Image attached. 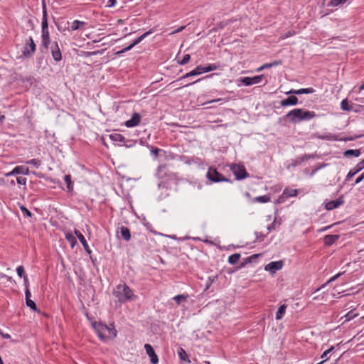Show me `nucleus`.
I'll return each instance as SVG.
<instances>
[{
	"label": "nucleus",
	"instance_id": "obj_16",
	"mask_svg": "<svg viewBox=\"0 0 364 364\" xmlns=\"http://www.w3.org/2000/svg\"><path fill=\"white\" fill-rule=\"evenodd\" d=\"M51 54L55 62H59L62 60V53L57 41L53 42L52 44Z\"/></svg>",
	"mask_w": 364,
	"mask_h": 364
},
{
	"label": "nucleus",
	"instance_id": "obj_32",
	"mask_svg": "<svg viewBox=\"0 0 364 364\" xmlns=\"http://www.w3.org/2000/svg\"><path fill=\"white\" fill-rule=\"evenodd\" d=\"M287 309V305L286 304H282L279 306L277 313H276V319L280 320L283 318L284 315L285 314Z\"/></svg>",
	"mask_w": 364,
	"mask_h": 364
},
{
	"label": "nucleus",
	"instance_id": "obj_25",
	"mask_svg": "<svg viewBox=\"0 0 364 364\" xmlns=\"http://www.w3.org/2000/svg\"><path fill=\"white\" fill-rule=\"evenodd\" d=\"M339 238L338 235H327L323 237V243L326 246H331Z\"/></svg>",
	"mask_w": 364,
	"mask_h": 364
},
{
	"label": "nucleus",
	"instance_id": "obj_30",
	"mask_svg": "<svg viewBox=\"0 0 364 364\" xmlns=\"http://www.w3.org/2000/svg\"><path fill=\"white\" fill-rule=\"evenodd\" d=\"M23 171L24 166H17L11 171L6 173L5 176L9 177L14 175L23 174Z\"/></svg>",
	"mask_w": 364,
	"mask_h": 364
},
{
	"label": "nucleus",
	"instance_id": "obj_53",
	"mask_svg": "<svg viewBox=\"0 0 364 364\" xmlns=\"http://www.w3.org/2000/svg\"><path fill=\"white\" fill-rule=\"evenodd\" d=\"M16 272H17V274L19 277H23L25 274V269H24V267L23 266H18L17 268H16Z\"/></svg>",
	"mask_w": 364,
	"mask_h": 364
},
{
	"label": "nucleus",
	"instance_id": "obj_20",
	"mask_svg": "<svg viewBox=\"0 0 364 364\" xmlns=\"http://www.w3.org/2000/svg\"><path fill=\"white\" fill-rule=\"evenodd\" d=\"M117 234H120L121 237L127 242L131 239V232L129 229L124 225H122L117 228Z\"/></svg>",
	"mask_w": 364,
	"mask_h": 364
},
{
	"label": "nucleus",
	"instance_id": "obj_50",
	"mask_svg": "<svg viewBox=\"0 0 364 364\" xmlns=\"http://www.w3.org/2000/svg\"><path fill=\"white\" fill-rule=\"evenodd\" d=\"M327 166L325 163L319 164L317 166H316L310 173V176H313L318 170L326 167Z\"/></svg>",
	"mask_w": 364,
	"mask_h": 364
},
{
	"label": "nucleus",
	"instance_id": "obj_57",
	"mask_svg": "<svg viewBox=\"0 0 364 364\" xmlns=\"http://www.w3.org/2000/svg\"><path fill=\"white\" fill-rule=\"evenodd\" d=\"M214 280H215V277H213V278L210 277H208V279L206 283V289H209V287L211 286V284H213Z\"/></svg>",
	"mask_w": 364,
	"mask_h": 364
},
{
	"label": "nucleus",
	"instance_id": "obj_59",
	"mask_svg": "<svg viewBox=\"0 0 364 364\" xmlns=\"http://www.w3.org/2000/svg\"><path fill=\"white\" fill-rule=\"evenodd\" d=\"M25 296H26V299H29L31 297V293L28 288H26L25 289Z\"/></svg>",
	"mask_w": 364,
	"mask_h": 364
},
{
	"label": "nucleus",
	"instance_id": "obj_42",
	"mask_svg": "<svg viewBox=\"0 0 364 364\" xmlns=\"http://www.w3.org/2000/svg\"><path fill=\"white\" fill-rule=\"evenodd\" d=\"M348 0H330L328 6H338L346 4Z\"/></svg>",
	"mask_w": 364,
	"mask_h": 364
},
{
	"label": "nucleus",
	"instance_id": "obj_39",
	"mask_svg": "<svg viewBox=\"0 0 364 364\" xmlns=\"http://www.w3.org/2000/svg\"><path fill=\"white\" fill-rule=\"evenodd\" d=\"M341 108L343 111H350L352 106L349 104L347 99L343 100L341 102Z\"/></svg>",
	"mask_w": 364,
	"mask_h": 364
},
{
	"label": "nucleus",
	"instance_id": "obj_18",
	"mask_svg": "<svg viewBox=\"0 0 364 364\" xmlns=\"http://www.w3.org/2000/svg\"><path fill=\"white\" fill-rule=\"evenodd\" d=\"M43 16H42V22H41V32L42 31H48V13L47 8L45 4L44 0H43Z\"/></svg>",
	"mask_w": 364,
	"mask_h": 364
},
{
	"label": "nucleus",
	"instance_id": "obj_56",
	"mask_svg": "<svg viewBox=\"0 0 364 364\" xmlns=\"http://www.w3.org/2000/svg\"><path fill=\"white\" fill-rule=\"evenodd\" d=\"M364 179V171L355 179V184H358Z\"/></svg>",
	"mask_w": 364,
	"mask_h": 364
},
{
	"label": "nucleus",
	"instance_id": "obj_48",
	"mask_svg": "<svg viewBox=\"0 0 364 364\" xmlns=\"http://www.w3.org/2000/svg\"><path fill=\"white\" fill-rule=\"evenodd\" d=\"M20 209L25 217L31 218L33 216V213L24 205H21Z\"/></svg>",
	"mask_w": 364,
	"mask_h": 364
},
{
	"label": "nucleus",
	"instance_id": "obj_23",
	"mask_svg": "<svg viewBox=\"0 0 364 364\" xmlns=\"http://www.w3.org/2000/svg\"><path fill=\"white\" fill-rule=\"evenodd\" d=\"M259 256V254H254L250 257L245 258L243 261L240 264V266L237 267V269L245 267L250 263L255 262Z\"/></svg>",
	"mask_w": 364,
	"mask_h": 364
},
{
	"label": "nucleus",
	"instance_id": "obj_51",
	"mask_svg": "<svg viewBox=\"0 0 364 364\" xmlns=\"http://www.w3.org/2000/svg\"><path fill=\"white\" fill-rule=\"evenodd\" d=\"M26 164L33 165L36 168H38L40 166V165H41V161L38 159H31V160L28 161L26 162Z\"/></svg>",
	"mask_w": 364,
	"mask_h": 364
},
{
	"label": "nucleus",
	"instance_id": "obj_35",
	"mask_svg": "<svg viewBox=\"0 0 364 364\" xmlns=\"http://www.w3.org/2000/svg\"><path fill=\"white\" fill-rule=\"evenodd\" d=\"M188 297V294H178L175 296L173 299L178 305H180L183 301H186Z\"/></svg>",
	"mask_w": 364,
	"mask_h": 364
},
{
	"label": "nucleus",
	"instance_id": "obj_7",
	"mask_svg": "<svg viewBox=\"0 0 364 364\" xmlns=\"http://www.w3.org/2000/svg\"><path fill=\"white\" fill-rule=\"evenodd\" d=\"M74 233L75 235H76V237L78 238V240H80V242H81V244L82 245L85 252L90 255V259L92 260V262L93 263H95V261L96 260V259H94L91 254H92V250H90L84 235L80 232V230H77V229H75L74 230Z\"/></svg>",
	"mask_w": 364,
	"mask_h": 364
},
{
	"label": "nucleus",
	"instance_id": "obj_64",
	"mask_svg": "<svg viewBox=\"0 0 364 364\" xmlns=\"http://www.w3.org/2000/svg\"><path fill=\"white\" fill-rule=\"evenodd\" d=\"M294 34V31H292V32L291 31H288L287 33L284 34L283 38H289V37L293 36Z\"/></svg>",
	"mask_w": 364,
	"mask_h": 364
},
{
	"label": "nucleus",
	"instance_id": "obj_61",
	"mask_svg": "<svg viewBox=\"0 0 364 364\" xmlns=\"http://www.w3.org/2000/svg\"><path fill=\"white\" fill-rule=\"evenodd\" d=\"M23 282H24V286H25L26 289L28 288L29 282H28V277L26 275L23 276Z\"/></svg>",
	"mask_w": 364,
	"mask_h": 364
},
{
	"label": "nucleus",
	"instance_id": "obj_24",
	"mask_svg": "<svg viewBox=\"0 0 364 364\" xmlns=\"http://www.w3.org/2000/svg\"><path fill=\"white\" fill-rule=\"evenodd\" d=\"M314 89L312 87L301 88L299 90L291 89L287 92V95H302V94H311L314 92Z\"/></svg>",
	"mask_w": 364,
	"mask_h": 364
},
{
	"label": "nucleus",
	"instance_id": "obj_14",
	"mask_svg": "<svg viewBox=\"0 0 364 364\" xmlns=\"http://www.w3.org/2000/svg\"><path fill=\"white\" fill-rule=\"evenodd\" d=\"M284 262L282 260L274 261L269 262L264 267L266 271H269L272 274H274L277 271L281 269L283 267Z\"/></svg>",
	"mask_w": 364,
	"mask_h": 364
},
{
	"label": "nucleus",
	"instance_id": "obj_43",
	"mask_svg": "<svg viewBox=\"0 0 364 364\" xmlns=\"http://www.w3.org/2000/svg\"><path fill=\"white\" fill-rule=\"evenodd\" d=\"M335 349V347L334 346H331L330 348H328V350H325L323 354L321 355V358L322 359H323L321 362H323V363L324 362H326L327 360H328V355H329V353H332Z\"/></svg>",
	"mask_w": 364,
	"mask_h": 364
},
{
	"label": "nucleus",
	"instance_id": "obj_22",
	"mask_svg": "<svg viewBox=\"0 0 364 364\" xmlns=\"http://www.w3.org/2000/svg\"><path fill=\"white\" fill-rule=\"evenodd\" d=\"M110 139L118 146H123L125 143V137L119 133H113L109 135Z\"/></svg>",
	"mask_w": 364,
	"mask_h": 364
},
{
	"label": "nucleus",
	"instance_id": "obj_26",
	"mask_svg": "<svg viewBox=\"0 0 364 364\" xmlns=\"http://www.w3.org/2000/svg\"><path fill=\"white\" fill-rule=\"evenodd\" d=\"M179 159L185 163L186 164L191 165L192 164H198L200 159L198 157H191L188 158L186 156H179Z\"/></svg>",
	"mask_w": 364,
	"mask_h": 364
},
{
	"label": "nucleus",
	"instance_id": "obj_40",
	"mask_svg": "<svg viewBox=\"0 0 364 364\" xmlns=\"http://www.w3.org/2000/svg\"><path fill=\"white\" fill-rule=\"evenodd\" d=\"M65 239L69 242L71 247L73 248L75 245H77V240L71 233H67L65 235Z\"/></svg>",
	"mask_w": 364,
	"mask_h": 364
},
{
	"label": "nucleus",
	"instance_id": "obj_45",
	"mask_svg": "<svg viewBox=\"0 0 364 364\" xmlns=\"http://www.w3.org/2000/svg\"><path fill=\"white\" fill-rule=\"evenodd\" d=\"M215 75H217V74H216V73H212V74H210V75H206V76H205V77H201V78H200V79H198L197 80H195V81H193V82H189V83L185 84V85H183L182 87H188V86H189V85H193V84H195V83H197V82H200V81H201V80H204V79L210 78V77H212L213 76H214Z\"/></svg>",
	"mask_w": 364,
	"mask_h": 364
},
{
	"label": "nucleus",
	"instance_id": "obj_1",
	"mask_svg": "<svg viewBox=\"0 0 364 364\" xmlns=\"http://www.w3.org/2000/svg\"><path fill=\"white\" fill-rule=\"evenodd\" d=\"M317 116L315 112L302 108H295L287 112L282 119L289 123L296 124L303 121H309Z\"/></svg>",
	"mask_w": 364,
	"mask_h": 364
},
{
	"label": "nucleus",
	"instance_id": "obj_52",
	"mask_svg": "<svg viewBox=\"0 0 364 364\" xmlns=\"http://www.w3.org/2000/svg\"><path fill=\"white\" fill-rule=\"evenodd\" d=\"M136 143V141L132 139H125V143L123 144V146L129 148L134 146Z\"/></svg>",
	"mask_w": 364,
	"mask_h": 364
},
{
	"label": "nucleus",
	"instance_id": "obj_6",
	"mask_svg": "<svg viewBox=\"0 0 364 364\" xmlns=\"http://www.w3.org/2000/svg\"><path fill=\"white\" fill-rule=\"evenodd\" d=\"M230 170L235 175L236 180L240 181L249 177V173L243 165L232 164Z\"/></svg>",
	"mask_w": 364,
	"mask_h": 364
},
{
	"label": "nucleus",
	"instance_id": "obj_54",
	"mask_svg": "<svg viewBox=\"0 0 364 364\" xmlns=\"http://www.w3.org/2000/svg\"><path fill=\"white\" fill-rule=\"evenodd\" d=\"M357 316L356 314H355L353 311H350L349 312H348L346 315H345V317H346V321H350L351 319H353V318H355V316Z\"/></svg>",
	"mask_w": 364,
	"mask_h": 364
},
{
	"label": "nucleus",
	"instance_id": "obj_10",
	"mask_svg": "<svg viewBox=\"0 0 364 364\" xmlns=\"http://www.w3.org/2000/svg\"><path fill=\"white\" fill-rule=\"evenodd\" d=\"M345 203L344 197L343 195L340 196L336 200H330L325 203V208L327 210H332L338 208L340 205H343Z\"/></svg>",
	"mask_w": 364,
	"mask_h": 364
},
{
	"label": "nucleus",
	"instance_id": "obj_12",
	"mask_svg": "<svg viewBox=\"0 0 364 364\" xmlns=\"http://www.w3.org/2000/svg\"><path fill=\"white\" fill-rule=\"evenodd\" d=\"M144 348L146 350V354L149 355L150 358V362L152 364H158L159 363V358L155 350L151 345L146 343L144 345Z\"/></svg>",
	"mask_w": 364,
	"mask_h": 364
},
{
	"label": "nucleus",
	"instance_id": "obj_15",
	"mask_svg": "<svg viewBox=\"0 0 364 364\" xmlns=\"http://www.w3.org/2000/svg\"><path fill=\"white\" fill-rule=\"evenodd\" d=\"M364 168V159L360 161L354 168L350 169L348 174L346 176L345 182L349 181L352 177H353L356 173L360 172Z\"/></svg>",
	"mask_w": 364,
	"mask_h": 364
},
{
	"label": "nucleus",
	"instance_id": "obj_13",
	"mask_svg": "<svg viewBox=\"0 0 364 364\" xmlns=\"http://www.w3.org/2000/svg\"><path fill=\"white\" fill-rule=\"evenodd\" d=\"M297 193H298L297 189L286 188L284 190L282 194L279 197L277 202L279 203H283L289 197L296 196Z\"/></svg>",
	"mask_w": 364,
	"mask_h": 364
},
{
	"label": "nucleus",
	"instance_id": "obj_9",
	"mask_svg": "<svg viewBox=\"0 0 364 364\" xmlns=\"http://www.w3.org/2000/svg\"><path fill=\"white\" fill-rule=\"evenodd\" d=\"M50 43V33L48 31L41 32V43L40 46V50L42 53L47 52Z\"/></svg>",
	"mask_w": 364,
	"mask_h": 364
},
{
	"label": "nucleus",
	"instance_id": "obj_47",
	"mask_svg": "<svg viewBox=\"0 0 364 364\" xmlns=\"http://www.w3.org/2000/svg\"><path fill=\"white\" fill-rule=\"evenodd\" d=\"M191 60V55L189 54H185L183 56V58L180 60H178V63L181 65H186Z\"/></svg>",
	"mask_w": 364,
	"mask_h": 364
},
{
	"label": "nucleus",
	"instance_id": "obj_5",
	"mask_svg": "<svg viewBox=\"0 0 364 364\" xmlns=\"http://www.w3.org/2000/svg\"><path fill=\"white\" fill-rule=\"evenodd\" d=\"M36 50V45L31 36L26 40L22 48V55L24 58H31Z\"/></svg>",
	"mask_w": 364,
	"mask_h": 364
},
{
	"label": "nucleus",
	"instance_id": "obj_29",
	"mask_svg": "<svg viewBox=\"0 0 364 364\" xmlns=\"http://www.w3.org/2000/svg\"><path fill=\"white\" fill-rule=\"evenodd\" d=\"M316 137L319 139L322 140H333V141H338V136L335 134H333L331 133H327L325 134H315Z\"/></svg>",
	"mask_w": 364,
	"mask_h": 364
},
{
	"label": "nucleus",
	"instance_id": "obj_46",
	"mask_svg": "<svg viewBox=\"0 0 364 364\" xmlns=\"http://www.w3.org/2000/svg\"><path fill=\"white\" fill-rule=\"evenodd\" d=\"M343 273L341 272H339L338 274H336V275H334L333 277H331L325 284H323L321 287V288H323L325 287L327 284L331 283L332 282L335 281L336 279H337L338 277H340L341 275H342ZM319 289H318L317 290H319Z\"/></svg>",
	"mask_w": 364,
	"mask_h": 364
},
{
	"label": "nucleus",
	"instance_id": "obj_55",
	"mask_svg": "<svg viewBox=\"0 0 364 364\" xmlns=\"http://www.w3.org/2000/svg\"><path fill=\"white\" fill-rule=\"evenodd\" d=\"M26 181H27L26 178H25L23 176H18L16 178V182L19 185H26Z\"/></svg>",
	"mask_w": 364,
	"mask_h": 364
},
{
	"label": "nucleus",
	"instance_id": "obj_21",
	"mask_svg": "<svg viewBox=\"0 0 364 364\" xmlns=\"http://www.w3.org/2000/svg\"><path fill=\"white\" fill-rule=\"evenodd\" d=\"M299 102V100L297 97L292 95L289 96L287 98L282 100L280 102V105L282 107H287V106H294L296 105Z\"/></svg>",
	"mask_w": 364,
	"mask_h": 364
},
{
	"label": "nucleus",
	"instance_id": "obj_3",
	"mask_svg": "<svg viewBox=\"0 0 364 364\" xmlns=\"http://www.w3.org/2000/svg\"><path fill=\"white\" fill-rule=\"evenodd\" d=\"M113 295L121 304L131 301L136 297L132 289L125 283L118 284L113 291Z\"/></svg>",
	"mask_w": 364,
	"mask_h": 364
},
{
	"label": "nucleus",
	"instance_id": "obj_19",
	"mask_svg": "<svg viewBox=\"0 0 364 364\" xmlns=\"http://www.w3.org/2000/svg\"><path fill=\"white\" fill-rule=\"evenodd\" d=\"M141 114L137 112H134L131 119L126 121L124 124L127 127H134L137 126L141 121Z\"/></svg>",
	"mask_w": 364,
	"mask_h": 364
},
{
	"label": "nucleus",
	"instance_id": "obj_27",
	"mask_svg": "<svg viewBox=\"0 0 364 364\" xmlns=\"http://www.w3.org/2000/svg\"><path fill=\"white\" fill-rule=\"evenodd\" d=\"M199 75L200 74H199L198 68L196 67L195 69H193V70L190 71L189 73H187L184 75L181 76V77H179L176 81L172 82L171 84H173L175 82L182 81V80H185L186 78H188V77H193V76H197V75Z\"/></svg>",
	"mask_w": 364,
	"mask_h": 364
},
{
	"label": "nucleus",
	"instance_id": "obj_28",
	"mask_svg": "<svg viewBox=\"0 0 364 364\" xmlns=\"http://www.w3.org/2000/svg\"><path fill=\"white\" fill-rule=\"evenodd\" d=\"M155 31V28H152L149 29L148 31L143 33L139 37L136 38L135 40L133 41L132 43V46L134 47L137 44H139L140 42H141L146 37L149 36L150 34L153 33Z\"/></svg>",
	"mask_w": 364,
	"mask_h": 364
},
{
	"label": "nucleus",
	"instance_id": "obj_33",
	"mask_svg": "<svg viewBox=\"0 0 364 364\" xmlns=\"http://www.w3.org/2000/svg\"><path fill=\"white\" fill-rule=\"evenodd\" d=\"M178 355L181 361H188L190 362L188 359V355L186 353V350L183 348H179L178 350Z\"/></svg>",
	"mask_w": 364,
	"mask_h": 364
},
{
	"label": "nucleus",
	"instance_id": "obj_36",
	"mask_svg": "<svg viewBox=\"0 0 364 364\" xmlns=\"http://www.w3.org/2000/svg\"><path fill=\"white\" fill-rule=\"evenodd\" d=\"M64 181L65 183L67 184V188L69 192L73 191V186L72 183L71 176L70 174L65 175L64 176Z\"/></svg>",
	"mask_w": 364,
	"mask_h": 364
},
{
	"label": "nucleus",
	"instance_id": "obj_2",
	"mask_svg": "<svg viewBox=\"0 0 364 364\" xmlns=\"http://www.w3.org/2000/svg\"><path fill=\"white\" fill-rule=\"evenodd\" d=\"M92 326L101 341H105L107 339L113 338L117 336V331L114 328L113 323L107 326L102 323H97L95 321L92 323Z\"/></svg>",
	"mask_w": 364,
	"mask_h": 364
},
{
	"label": "nucleus",
	"instance_id": "obj_4",
	"mask_svg": "<svg viewBox=\"0 0 364 364\" xmlns=\"http://www.w3.org/2000/svg\"><path fill=\"white\" fill-rule=\"evenodd\" d=\"M206 178L212 183L231 182L230 180L223 176L213 166L209 167L206 173Z\"/></svg>",
	"mask_w": 364,
	"mask_h": 364
},
{
	"label": "nucleus",
	"instance_id": "obj_17",
	"mask_svg": "<svg viewBox=\"0 0 364 364\" xmlns=\"http://www.w3.org/2000/svg\"><path fill=\"white\" fill-rule=\"evenodd\" d=\"M220 67L221 66H220V63L209 64L207 66H203V65L197 66L200 75L205 73L215 70L220 68Z\"/></svg>",
	"mask_w": 364,
	"mask_h": 364
},
{
	"label": "nucleus",
	"instance_id": "obj_63",
	"mask_svg": "<svg viewBox=\"0 0 364 364\" xmlns=\"http://www.w3.org/2000/svg\"><path fill=\"white\" fill-rule=\"evenodd\" d=\"M134 48V46H132V44H129L128 46L125 47L124 48L122 49V52H127L129 50H130L131 49H132Z\"/></svg>",
	"mask_w": 364,
	"mask_h": 364
},
{
	"label": "nucleus",
	"instance_id": "obj_8",
	"mask_svg": "<svg viewBox=\"0 0 364 364\" xmlns=\"http://www.w3.org/2000/svg\"><path fill=\"white\" fill-rule=\"evenodd\" d=\"M264 75H256L254 77H244L240 79V82L245 86H250L261 82Z\"/></svg>",
	"mask_w": 364,
	"mask_h": 364
},
{
	"label": "nucleus",
	"instance_id": "obj_44",
	"mask_svg": "<svg viewBox=\"0 0 364 364\" xmlns=\"http://www.w3.org/2000/svg\"><path fill=\"white\" fill-rule=\"evenodd\" d=\"M146 146L150 149L151 154L154 156L155 158H157L159 153L161 151V149L159 148L153 146L151 145L147 144Z\"/></svg>",
	"mask_w": 364,
	"mask_h": 364
},
{
	"label": "nucleus",
	"instance_id": "obj_62",
	"mask_svg": "<svg viewBox=\"0 0 364 364\" xmlns=\"http://www.w3.org/2000/svg\"><path fill=\"white\" fill-rule=\"evenodd\" d=\"M274 222L275 220L267 227V230L269 232H271L272 230H274L275 229Z\"/></svg>",
	"mask_w": 364,
	"mask_h": 364
},
{
	"label": "nucleus",
	"instance_id": "obj_60",
	"mask_svg": "<svg viewBox=\"0 0 364 364\" xmlns=\"http://www.w3.org/2000/svg\"><path fill=\"white\" fill-rule=\"evenodd\" d=\"M281 63H282L281 60H275V61H274L272 63H269V65H270L269 67L272 68V67H274V66L279 65Z\"/></svg>",
	"mask_w": 364,
	"mask_h": 364
},
{
	"label": "nucleus",
	"instance_id": "obj_49",
	"mask_svg": "<svg viewBox=\"0 0 364 364\" xmlns=\"http://www.w3.org/2000/svg\"><path fill=\"white\" fill-rule=\"evenodd\" d=\"M255 235L256 236V239H255V242H262L264 240L265 237H266V235L262 233V232H255Z\"/></svg>",
	"mask_w": 364,
	"mask_h": 364
},
{
	"label": "nucleus",
	"instance_id": "obj_11",
	"mask_svg": "<svg viewBox=\"0 0 364 364\" xmlns=\"http://www.w3.org/2000/svg\"><path fill=\"white\" fill-rule=\"evenodd\" d=\"M317 157H318V155L316 154H304L301 156L296 157L294 160H292L291 166L292 167H296L297 166H299L301 163H303L306 161H308L309 159H314Z\"/></svg>",
	"mask_w": 364,
	"mask_h": 364
},
{
	"label": "nucleus",
	"instance_id": "obj_41",
	"mask_svg": "<svg viewBox=\"0 0 364 364\" xmlns=\"http://www.w3.org/2000/svg\"><path fill=\"white\" fill-rule=\"evenodd\" d=\"M26 306L28 307H29L33 311L39 312V310L38 309L36 303L33 300H31V299H26Z\"/></svg>",
	"mask_w": 364,
	"mask_h": 364
},
{
	"label": "nucleus",
	"instance_id": "obj_34",
	"mask_svg": "<svg viewBox=\"0 0 364 364\" xmlns=\"http://www.w3.org/2000/svg\"><path fill=\"white\" fill-rule=\"evenodd\" d=\"M240 258V253H235L229 256L228 262L230 264H236L239 259Z\"/></svg>",
	"mask_w": 364,
	"mask_h": 364
},
{
	"label": "nucleus",
	"instance_id": "obj_37",
	"mask_svg": "<svg viewBox=\"0 0 364 364\" xmlns=\"http://www.w3.org/2000/svg\"><path fill=\"white\" fill-rule=\"evenodd\" d=\"M85 23H86L84 22V21H78V20H75L72 23L71 30L75 31V30L80 29L82 26L85 25Z\"/></svg>",
	"mask_w": 364,
	"mask_h": 364
},
{
	"label": "nucleus",
	"instance_id": "obj_31",
	"mask_svg": "<svg viewBox=\"0 0 364 364\" xmlns=\"http://www.w3.org/2000/svg\"><path fill=\"white\" fill-rule=\"evenodd\" d=\"M361 152L360 149H348L343 152V156L345 157H358L360 155Z\"/></svg>",
	"mask_w": 364,
	"mask_h": 364
},
{
	"label": "nucleus",
	"instance_id": "obj_38",
	"mask_svg": "<svg viewBox=\"0 0 364 364\" xmlns=\"http://www.w3.org/2000/svg\"><path fill=\"white\" fill-rule=\"evenodd\" d=\"M254 201L261 203H265L270 201V197L268 195L257 196L254 198Z\"/></svg>",
	"mask_w": 364,
	"mask_h": 364
},
{
	"label": "nucleus",
	"instance_id": "obj_58",
	"mask_svg": "<svg viewBox=\"0 0 364 364\" xmlns=\"http://www.w3.org/2000/svg\"><path fill=\"white\" fill-rule=\"evenodd\" d=\"M269 65H269V63H265V64H264L263 65H262V66H260L259 68H258L257 69V72H259V71L263 70H264V69H265V68H270V67H269Z\"/></svg>",
	"mask_w": 364,
	"mask_h": 364
}]
</instances>
